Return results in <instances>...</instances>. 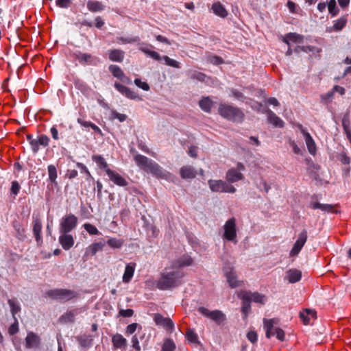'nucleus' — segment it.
<instances>
[{
	"mask_svg": "<svg viewBox=\"0 0 351 351\" xmlns=\"http://www.w3.org/2000/svg\"><path fill=\"white\" fill-rule=\"evenodd\" d=\"M192 262L191 258L186 255L173 263L171 267H166L160 273L156 287L160 290H168L180 285L184 276L180 267L189 266Z\"/></svg>",
	"mask_w": 351,
	"mask_h": 351,
	"instance_id": "nucleus-1",
	"label": "nucleus"
},
{
	"mask_svg": "<svg viewBox=\"0 0 351 351\" xmlns=\"http://www.w3.org/2000/svg\"><path fill=\"white\" fill-rule=\"evenodd\" d=\"M134 160L136 165L147 173H151L157 178H167L168 173L163 171L158 164L146 156L137 154L134 156Z\"/></svg>",
	"mask_w": 351,
	"mask_h": 351,
	"instance_id": "nucleus-2",
	"label": "nucleus"
},
{
	"mask_svg": "<svg viewBox=\"0 0 351 351\" xmlns=\"http://www.w3.org/2000/svg\"><path fill=\"white\" fill-rule=\"evenodd\" d=\"M264 329L267 338L276 336L280 341H283L285 338V334L282 329L280 328L278 325V319H264Z\"/></svg>",
	"mask_w": 351,
	"mask_h": 351,
	"instance_id": "nucleus-3",
	"label": "nucleus"
},
{
	"mask_svg": "<svg viewBox=\"0 0 351 351\" xmlns=\"http://www.w3.org/2000/svg\"><path fill=\"white\" fill-rule=\"evenodd\" d=\"M219 112L222 117L234 121H240L243 118V114L239 108L226 104L220 105Z\"/></svg>",
	"mask_w": 351,
	"mask_h": 351,
	"instance_id": "nucleus-4",
	"label": "nucleus"
},
{
	"mask_svg": "<svg viewBox=\"0 0 351 351\" xmlns=\"http://www.w3.org/2000/svg\"><path fill=\"white\" fill-rule=\"evenodd\" d=\"M46 295L53 300L66 302L76 297L75 291L65 289H56L48 291Z\"/></svg>",
	"mask_w": 351,
	"mask_h": 351,
	"instance_id": "nucleus-5",
	"label": "nucleus"
},
{
	"mask_svg": "<svg viewBox=\"0 0 351 351\" xmlns=\"http://www.w3.org/2000/svg\"><path fill=\"white\" fill-rule=\"evenodd\" d=\"M208 185L213 192L234 193L236 191L234 186L223 180H210Z\"/></svg>",
	"mask_w": 351,
	"mask_h": 351,
	"instance_id": "nucleus-6",
	"label": "nucleus"
},
{
	"mask_svg": "<svg viewBox=\"0 0 351 351\" xmlns=\"http://www.w3.org/2000/svg\"><path fill=\"white\" fill-rule=\"evenodd\" d=\"M77 224V218L73 214H69L63 217L60 223V232L69 233L73 230Z\"/></svg>",
	"mask_w": 351,
	"mask_h": 351,
	"instance_id": "nucleus-7",
	"label": "nucleus"
},
{
	"mask_svg": "<svg viewBox=\"0 0 351 351\" xmlns=\"http://www.w3.org/2000/svg\"><path fill=\"white\" fill-rule=\"evenodd\" d=\"M223 238L229 241H232L234 243L237 241V227L236 220L234 217L228 219L223 226Z\"/></svg>",
	"mask_w": 351,
	"mask_h": 351,
	"instance_id": "nucleus-8",
	"label": "nucleus"
},
{
	"mask_svg": "<svg viewBox=\"0 0 351 351\" xmlns=\"http://www.w3.org/2000/svg\"><path fill=\"white\" fill-rule=\"evenodd\" d=\"M245 170V167L241 162H238L236 167L230 168L226 173V180L230 182H236L243 180L244 176L242 173Z\"/></svg>",
	"mask_w": 351,
	"mask_h": 351,
	"instance_id": "nucleus-9",
	"label": "nucleus"
},
{
	"mask_svg": "<svg viewBox=\"0 0 351 351\" xmlns=\"http://www.w3.org/2000/svg\"><path fill=\"white\" fill-rule=\"evenodd\" d=\"M198 311L202 315L210 318L219 325L223 323L226 319V315L222 311L219 310L209 311L208 308L205 307H199L198 308Z\"/></svg>",
	"mask_w": 351,
	"mask_h": 351,
	"instance_id": "nucleus-10",
	"label": "nucleus"
},
{
	"mask_svg": "<svg viewBox=\"0 0 351 351\" xmlns=\"http://www.w3.org/2000/svg\"><path fill=\"white\" fill-rule=\"evenodd\" d=\"M307 240V232L306 230L302 231L298 237L295 243H294L292 249L289 252L291 257H295L298 255L303 246L306 243Z\"/></svg>",
	"mask_w": 351,
	"mask_h": 351,
	"instance_id": "nucleus-11",
	"label": "nucleus"
},
{
	"mask_svg": "<svg viewBox=\"0 0 351 351\" xmlns=\"http://www.w3.org/2000/svg\"><path fill=\"white\" fill-rule=\"evenodd\" d=\"M114 87L121 94L125 95L128 99L138 101L142 100V97H141L137 93L131 90L130 88L125 86H123L119 83L116 82L114 84Z\"/></svg>",
	"mask_w": 351,
	"mask_h": 351,
	"instance_id": "nucleus-12",
	"label": "nucleus"
},
{
	"mask_svg": "<svg viewBox=\"0 0 351 351\" xmlns=\"http://www.w3.org/2000/svg\"><path fill=\"white\" fill-rule=\"evenodd\" d=\"M41 342L40 337L34 332H29L25 337V348L27 349L38 348Z\"/></svg>",
	"mask_w": 351,
	"mask_h": 351,
	"instance_id": "nucleus-13",
	"label": "nucleus"
},
{
	"mask_svg": "<svg viewBox=\"0 0 351 351\" xmlns=\"http://www.w3.org/2000/svg\"><path fill=\"white\" fill-rule=\"evenodd\" d=\"M154 320L157 326H162L167 330H172L174 328L172 320L169 317H163L160 314H154Z\"/></svg>",
	"mask_w": 351,
	"mask_h": 351,
	"instance_id": "nucleus-14",
	"label": "nucleus"
},
{
	"mask_svg": "<svg viewBox=\"0 0 351 351\" xmlns=\"http://www.w3.org/2000/svg\"><path fill=\"white\" fill-rule=\"evenodd\" d=\"M238 298L242 300L241 311L244 314L245 319L251 309L250 301L248 300V294L246 291H241L237 293Z\"/></svg>",
	"mask_w": 351,
	"mask_h": 351,
	"instance_id": "nucleus-15",
	"label": "nucleus"
},
{
	"mask_svg": "<svg viewBox=\"0 0 351 351\" xmlns=\"http://www.w3.org/2000/svg\"><path fill=\"white\" fill-rule=\"evenodd\" d=\"M106 174L110 181H112L114 184L119 186H125L128 185L127 180L117 172L111 169H108Z\"/></svg>",
	"mask_w": 351,
	"mask_h": 351,
	"instance_id": "nucleus-16",
	"label": "nucleus"
},
{
	"mask_svg": "<svg viewBox=\"0 0 351 351\" xmlns=\"http://www.w3.org/2000/svg\"><path fill=\"white\" fill-rule=\"evenodd\" d=\"M223 271L227 281L232 288H235L241 285V282L237 280L236 274L231 267H225Z\"/></svg>",
	"mask_w": 351,
	"mask_h": 351,
	"instance_id": "nucleus-17",
	"label": "nucleus"
},
{
	"mask_svg": "<svg viewBox=\"0 0 351 351\" xmlns=\"http://www.w3.org/2000/svg\"><path fill=\"white\" fill-rule=\"evenodd\" d=\"M59 242L64 250H69L74 245V239L68 233H60Z\"/></svg>",
	"mask_w": 351,
	"mask_h": 351,
	"instance_id": "nucleus-18",
	"label": "nucleus"
},
{
	"mask_svg": "<svg viewBox=\"0 0 351 351\" xmlns=\"http://www.w3.org/2000/svg\"><path fill=\"white\" fill-rule=\"evenodd\" d=\"M109 71L114 77L120 80L124 83H130V78L125 75L121 69L117 65H110L109 66Z\"/></svg>",
	"mask_w": 351,
	"mask_h": 351,
	"instance_id": "nucleus-19",
	"label": "nucleus"
},
{
	"mask_svg": "<svg viewBox=\"0 0 351 351\" xmlns=\"http://www.w3.org/2000/svg\"><path fill=\"white\" fill-rule=\"evenodd\" d=\"M153 47H154L152 45L142 43L140 45L139 49L150 58L158 61L160 60L161 57L160 54L158 52L152 50Z\"/></svg>",
	"mask_w": 351,
	"mask_h": 351,
	"instance_id": "nucleus-20",
	"label": "nucleus"
},
{
	"mask_svg": "<svg viewBox=\"0 0 351 351\" xmlns=\"http://www.w3.org/2000/svg\"><path fill=\"white\" fill-rule=\"evenodd\" d=\"M348 22L347 16H343L334 21L332 27H328L326 31L329 33L341 31Z\"/></svg>",
	"mask_w": 351,
	"mask_h": 351,
	"instance_id": "nucleus-21",
	"label": "nucleus"
},
{
	"mask_svg": "<svg viewBox=\"0 0 351 351\" xmlns=\"http://www.w3.org/2000/svg\"><path fill=\"white\" fill-rule=\"evenodd\" d=\"M135 268L136 264L134 263H130L126 265L122 278L124 283H129L131 281L135 271Z\"/></svg>",
	"mask_w": 351,
	"mask_h": 351,
	"instance_id": "nucleus-22",
	"label": "nucleus"
},
{
	"mask_svg": "<svg viewBox=\"0 0 351 351\" xmlns=\"http://www.w3.org/2000/svg\"><path fill=\"white\" fill-rule=\"evenodd\" d=\"M300 317L302 320L304 324H309L311 320L316 318V312L311 309H304L300 313Z\"/></svg>",
	"mask_w": 351,
	"mask_h": 351,
	"instance_id": "nucleus-23",
	"label": "nucleus"
},
{
	"mask_svg": "<svg viewBox=\"0 0 351 351\" xmlns=\"http://www.w3.org/2000/svg\"><path fill=\"white\" fill-rule=\"evenodd\" d=\"M302 278V272L297 269H291L286 272L285 278L289 283H295L300 280Z\"/></svg>",
	"mask_w": 351,
	"mask_h": 351,
	"instance_id": "nucleus-24",
	"label": "nucleus"
},
{
	"mask_svg": "<svg viewBox=\"0 0 351 351\" xmlns=\"http://www.w3.org/2000/svg\"><path fill=\"white\" fill-rule=\"evenodd\" d=\"M76 59L81 64H95V58L89 53H84L82 52H77L75 53Z\"/></svg>",
	"mask_w": 351,
	"mask_h": 351,
	"instance_id": "nucleus-25",
	"label": "nucleus"
},
{
	"mask_svg": "<svg viewBox=\"0 0 351 351\" xmlns=\"http://www.w3.org/2000/svg\"><path fill=\"white\" fill-rule=\"evenodd\" d=\"M303 36L296 33H289L283 37L282 40L288 45L290 43H302L303 42Z\"/></svg>",
	"mask_w": 351,
	"mask_h": 351,
	"instance_id": "nucleus-26",
	"label": "nucleus"
},
{
	"mask_svg": "<svg viewBox=\"0 0 351 351\" xmlns=\"http://www.w3.org/2000/svg\"><path fill=\"white\" fill-rule=\"evenodd\" d=\"M266 112L267 114V119L268 121L271 123L273 125L278 128H282L284 126V121L277 117L275 113H274L270 110H266Z\"/></svg>",
	"mask_w": 351,
	"mask_h": 351,
	"instance_id": "nucleus-27",
	"label": "nucleus"
},
{
	"mask_svg": "<svg viewBox=\"0 0 351 351\" xmlns=\"http://www.w3.org/2000/svg\"><path fill=\"white\" fill-rule=\"evenodd\" d=\"M33 232L36 241L38 243L41 241L42 235V223L39 218H35L33 221Z\"/></svg>",
	"mask_w": 351,
	"mask_h": 351,
	"instance_id": "nucleus-28",
	"label": "nucleus"
},
{
	"mask_svg": "<svg viewBox=\"0 0 351 351\" xmlns=\"http://www.w3.org/2000/svg\"><path fill=\"white\" fill-rule=\"evenodd\" d=\"M105 245L104 242H95L90 245L86 250V254L93 256L95 255L97 252L101 251L103 250L104 247Z\"/></svg>",
	"mask_w": 351,
	"mask_h": 351,
	"instance_id": "nucleus-29",
	"label": "nucleus"
},
{
	"mask_svg": "<svg viewBox=\"0 0 351 351\" xmlns=\"http://www.w3.org/2000/svg\"><path fill=\"white\" fill-rule=\"evenodd\" d=\"M108 57L111 61L121 62L124 58V52L120 49H113L108 51Z\"/></svg>",
	"mask_w": 351,
	"mask_h": 351,
	"instance_id": "nucleus-30",
	"label": "nucleus"
},
{
	"mask_svg": "<svg viewBox=\"0 0 351 351\" xmlns=\"http://www.w3.org/2000/svg\"><path fill=\"white\" fill-rule=\"evenodd\" d=\"M247 294L249 295L248 300L250 302L252 301L254 302L259 303L261 304H265L266 302V296L265 295L261 294L258 292L252 293L250 291H247Z\"/></svg>",
	"mask_w": 351,
	"mask_h": 351,
	"instance_id": "nucleus-31",
	"label": "nucleus"
},
{
	"mask_svg": "<svg viewBox=\"0 0 351 351\" xmlns=\"http://www.w3.org/2000/svg\"><path fill=\"white\" fill-rule=\"evenodd\" d=\"M86 5L88 10L92 12H101L104 9V5L101 2L95 0H89Z\"/></svg>",
	"mask_w": 351,
	"mask_h": 351,
	"instance_id": "nucleus-32",
	"label": "nucleus"
},
{
	"mask_svg": "<svg viewBox=\"0 0 351 351\" xmlns=\"http://www.w3.org/2000/svg\"><path fill=\"white\" fill-rule=\"evenodd\" d=\"M180 176L184 179H191L195 177L196 172L191 166H185L180 169Z\"/></svg>",
	"mask_w": 351,
	"mask_h": 351,
	"instance_id": "nucleus-33",
	"label": "nucleus"
},
{
	"mask_svg": "<svg viewBox=\"0 0 351 351\" xmlns=\"http://www.w3.org/2000/svg\"><path fill=\"white\" fill-rule=\"evenodd\" d=\"M93 160L97 164L99 168L104 169L107 173V170L110 169L104 158L101 155H93L92 156Z\"/></svg>",
	"mask_w": 351,
	"mask_h": 351,
	"instance_id": "nucleus-34",
	"label": "nucleus"
},
{
	"mask_svg": "<svg viewBox=\"0 0 351 351\" xmlns=\"http://www.w3.org/2000/svg\"><path fill=\"white\" fill-rule=\"evenodd\" d=\"M212 10L216 15L220 17L224 18L228 15L227 10L225 9L224 6L219 2L213 3L212 5Z\"/></svg>",
	"mask_w": 351,
	"mask_h": 351,
	"instance_id": "nucleus-35",
	"label": "nucleus"
},
{
	"mask_svg": "<svg viewBox=\"0 0 351 351\" xmlns=\"http://www.w3.org/2000/svg\"><path fill=\"white\" fill-rule=\"evenodd\" d=\"M77 313V310L67 311L59 318V321L63 324L72 323L74 322Z\"/></svg>",
	"mask_w": 351,
	"mask_h": 351,
	"instance_id": "nucleus-36",
	"label": "nucleus"
},
{
	"mask_svg": "<svg viewBox=\"0 0 351 351\" xmlns=\"http://www.w3.org/2000/svg\"><path fill=\"white\" fill-rule=\"evenodd\" d=\"M308 152L314 155L316 153V145L311 134H305L304 136Z\"/></svg>",
	"mask_w": 351,
	"mask_h": 351,
	"instance_id": "nucleus-37",
	"label": "nucleus"
},
{
	"mask_svg": "<svg viewBox=\"0 0 351 351\" xmlns=\"http://www.w3.org/2000/svg\"><path fill=\"white\" fill-rule=\"evenodd\" d=\"M112 342L114 348H121L126 345V339L120 334L114 335L112 338Z\"/></svg>",
	"mask_w": 351,
	"mask_h": 351,
	"instance_id": "nucleus-38",
	"label": "nucleus"
},
{
	"mask_svg": "<svg viewBox=\"0 0 351 351\" xmlns=\"http://www.w3.org/2000/svg\"><path fill=\"white\" fill-rule=\"evenodd\" d=\"M313 209H320L328 213H337L335 207L331 204H323L320 203H315L313 205Z\"/></svg>",
	"mask_w": 351,
	"mask_h": 351,
	"instance_id": "nucleus-39",
	"label": "nucleus"
},
{
	"mask_svg": "<svg viewBox=\"0 0 351 351\" xmlns=\"http://www.w3.org/2000/svg\"><path fill=\"white\" fill-rule=\"evenodd\" d=\"M199 104L200 108L205 112H210L213 106L212 100L208 97L202 98Z\"/></svg>",
	"mask_w": 351,
	"mask_h": 351,
	"instance_id": "nucleus-40",
	"label": "nucleus"
},
{
	"mask_svg": "<svg viewBox=\"0 0 351 351\" xmlns=\"http://www.w3.org/2000/svg\"><path fill=\"white\" fill-rule=\"evenodd\" d=\"M8 304L10 305L11 313L13 317H15V315L21 311V306L18 301L15 299L8 300Z\"/></svg>",
	"mask_w": 351,
	"mask_h": 351,
	"instance_id": "nucleus-41",
	"label": "nucleus"
},
{
	"mask_svg": "<svg viewBox=\"0 0 351 351\" xmlns=\"http://www.w3.org/2000/svg\"><path fill=\"white\" fill-rule=\"evenodd\" d=\"M124 243V240L116 238H110L108 240L107 244L112 248H120Z\"/></svg>",
	"mask_w": 351,
	"mask_h": 351,
	"instance_id": "nucleus-42",
	"label": "nucleus"
},
{
	"mask_svg": "<svg viewBox=\"0 0 351 351\" xmlns=\"http://www.w3.org/2000/svg\"><path fill=\"white\" fill-rule=\"evenodd\" d=\"M328 9L329 13L332 16H336L339 12V9L337 7V3L335 0H330L328 3Z\"/></svg>",
	"mask_w": 351,
	"mask_h": 351,
	"instance_id": "nucleus-43",
	"label": "nucleus"
},
{
	"mask_svg": "<svg viewBox=\"0 0 351 351\" xmlns=\"http://www.w3.org/2000/svg\"><path fill=\"white\" fill-rule=\"evenodd\" d=\"M49 179L51 182H54L57 178L56 167L53 165H49L47 167Z\"/></svg>",
	"mask_w": 351,
	"mask_h": 351,
	"instance_id": "nucleus-44",
	"label": "nucleus"
},
{
	"mask_svg": "<svg viewBox=\"0 0 351 351\" xmlns=\"http://www.w3.org/2000/svg\"><path fill=\"white\" fill-rule=\"evenodd\" d=\"M176 348L175 343L171 339H167L165 341L161 351H174Z\"/></svg>",
	"mask_w": 351,
	"mask_h": 351,
	"instance_id": "nucleus-45",
	"label": "nucleus"
},
{
	"mask_svg": "<svg viewBox=\"0 0 351 351\" xmlns=\"http://www.w3.org/2000/svg\"><path fill=\"white\" fill-rule=\"evenodd\" d=\"M84 229L91 235H97L99 234L97 228L93 224L86 223L84 224Z\"/></svg>",
	"mask_w": 351,
	"mask_h": 351,
	"instance_id": "nucleus-46",
	"label": "nucleus"
},
{
	"mask_svg": "<svg viewBox=\"0 0 351 351\" xmlns=\"http://www.w3.org/2000/svg\"><path fill=\"white\" fill-rule=\"evenodd\" d=\"M134 84L143 90L148 91L150 89L149 85L146 82H143L139 78L134 80Z\"/></svg>",
	"mask_w": 351,
	"mask_h": 351,
	"instance_id": "nucleus-47",
	"label": "nucleus"
},
{
	"mask_svg": "<svg viewBox=\"0 0 351 351\" xmlns=\"http://www.w3.org/2000/svg\"><path fill=\"white\" fill-rule=\"evenodd\" d=\"M162 59L165 60V64L174 68H180V63L178 61L167 56H163Z\"/></svg>",
	"mask_w": 351,
	"mask_h": 351,
	"instance_id": "nucleus-48",
	"label": "nucleus"
},
{
	"mask_svg": "<svg viewBox=\"0 0 351 351\" xmlns=\"http://www.w3.org/2000/svg\"><path fill=\"white\" fill-rule=\"evenodd\" d=\"M287 8L290 12L293 14H298L301 10L294 2L289 1L287 2Z\"/></svg>",
	"mask_w": 351,
	"mask_h": 351,
	"instance_id": "nucleus-49",
	"label": "nucleus"
},
{
	"mask_svg": "<svg viewBox=\"0 0 351 351\" xmlns=\"http://www.w3.org/2000/svg\"><path fill=\"white\" fill-rule=\"evenodd\" d=\"M73 0H56V4L61 8H68L72 4Z\"/></svg>",
	"mask_w": 351,
	"mask_h": 351,
	"instance_id": "nucleus-50",
	"label": "nucleus"
},
{
	"mask_svg": "<svg viewBox=\"0 0 351 351\" xmlns=\"http://www.w3.org/2000/svg\"><path fill=\"white\" fill-rule=\"evenodd\" d=\"M187 339L191 343H195L198 340L197 334L192 330H189L186 334Z\"/></svg>",
	"mask_w": 351,
	"mask_h": 351,
	"instance_id": "nucleus-51",
	"label": "nucleus"
},
{
	"mask_svg": "<svg viewBox=\"0 0 351 351\" xmlns=\"http://www.w3.org/2000/svg\"><path fill=\"white\" fill-rule=\"evenodd\" d=\"M191 77L192 79H196L199 81H205L206 79V76L204 73L196 71L191 73Z\"/></svg>",
	"mask_w": 351,
	"mask_h": 351,
	"instance_id": "nucleus-52",
	"label": "nucleus"
},
{
	"mask_svg": "<svg viewBox=\"0 0 351 351\" xmlns=\"http://www.w3.org/2000/svg\"><path fill=\"white\" fill-rule=\"evenodd\" d=\"M137 328H141V326L136 323H133V324L128 325L126 328V334H128V335L133 334L136 331Z\"/></svg>",
	"mask_w": 351,
	"mask_h": 351,
	"instance_id": "nucleus-53",
	"label": "nucleus"
},
{
	"mask_svg": "<svg viewBox=\"0 0 351 351\" xmlns=\"http://www.w3.org/2000/svg\"><path fill=\"white\" fill-rule=\"evenodd\" d=\"M139 41L138 37H133V38H119V43L121 44L125 43H132Z\"/></svg>",
	"mask_w": 351,
	"mask_h": 351,
	"instance_id": "nucleus-54",
	"label": "nucleus"
},
{
	"mask_svg": "<svg viewBox=\"0 0 351 351\" xmlns=\"http://www.w3.org/2000/svg\"><path fill=\"white\" fill-rule=\"evenodd\" d=\"M14 319V323L12 324L8 328V332L10 335H14L19 331L18 321L16 317Z\"/></svg>",
	"mask_w": 351,
	"mask_h": 351,
	"instance_id": "nucleus-55",
	"label": "nucleus"
},
{
	"mask_svg": "<svg viewBox=\"0 0 351 351\" xmlns=\"http://www.w3.org/2000/svg\"><path fill=\"white\" fill-rule=\"evenodd\" d=\"M21 189V186L17 181H13L11 186V192L14 195H16Z\"/></svg>",
	"mask_w": 351,
	"mask_h": 351,
	"instance_id": "nucleus-56",
	"label": "nucleus"
},
{
	"mask_svg": "<svg viewBox=\"0 0 351 351\" xmlns=\"http://www.w3.org/2000/svg\"><path fill=\"white\" fill-rule=\"evenodd\" d=\"M247 337L250 341L254 343L257 341V334L254 330H250L247 334Z\"/></svg>",
	"mask_w": 351,
	"mask_h": 351,
	"instance_id": "nucleus-57",
	"label": "nucleus"
},
{
	"mask_svg": "<svg viewBox=\"0 0 351 351\" xmlns=\"http://www.w3.org/2000/svg\"><path fill=\"white\" fill-rule=\"evenodd\" d=\"M119 315L124 317H132L134 314V311L132 309H121L119 312Z\"/></svg>",
	"mask_w": 351,
	"mask_h": 351,
	"instance_id": "nucleus-58",
	"label": "nucleus"
},
{
	"mask_svg": "<svg viewBox=\"0 0 351 351\" xmlns=\"http://www.w3.org/2000/svg\"><path fill=\"white\" fill-rule=\"evenodd\" d=\"M39 145L46 147L49 145V138L45 135H41L38 138Z\"/></svg>",
	"mask_w": 351,
	"mask_h": 351,
	"instance_id": "nucleus-59",
	"label": "nucleus"
},
{
	"mask_svg": "<svg viewBox=\"0 0 351 351\" xmlns=\"http://www.w3.org/2000/svg\"><path fill=\"white\" fill-rule=\"evenodd\" d=\"M132 347L136 350H141V346L139 345L138 339L136 335H134L132 338Z\"/></svg>",
	"mask_w": 351,
	"mask_h": 351,
	"instance_id": "nucleus-60",
	"label": "nucleus"
},
{
	"mask_svg": "<svg viewBox=\"0 0 351 351\" xmlns=\"http://www.w3.org/2000/svg\"><path fill=\"white\" fill-rule=\"evenodd\" d=\"M14 228L19 236H23L25 233L24 228L17 222L14 223Z\"/></svg>",
	"mask_w": 351,
	"mask_h": 351,
	"instance_id": "nucleus-61",
	"label": "nucleus"
},
{
	"mask_svg": "<svg viewBox=\"0 0 351 351\" xmlns=\"http://www.w3.org/2000/svg\"><path fill=\"white\" fill-rule=\"evenodd\" d=\"M343 127L344 131L346 134L347 138H348L350 143H351V130H350L349 125L346 124L344 121H343Z\"/></svg>",
	"mask_w": 351,
	"mask_h": 351,
	"instance_id": "nucleus-62",
	"label": "nucleus"
},
{
	"mask_svg": "<svg viewBox=\"0 0 351 351\" xmlns=\"http://www.w3.org/2000/svg\"><path fill=\"white\" fill-rule=\"evenodd\" d=\"M77 167L81 169L82 172H84L88 177L91 178L90 171L84 164L77 162Z\"/></svg>",
	"mask_w": 351,
	"mask_h": 351,
	"instance_id": "nucleus-63",
	"label": "nucleus"
},
{
	"mask_svg": "<svg viewBox=\"0 0 351 351\" xmlns=\"http://www.w3.org/2000/svg\"><path fill=\"white\" fill-rule=\"evenodd\" d=\"M189 154L193 158H195L197 155V147L191 146L189 149Z\"/></svg>",
	"mask_w": 351,
	"mask_h": 351,
	"instance_id": "nucleus-64",
	"label": "nucleus"
}]
</instances>
